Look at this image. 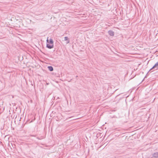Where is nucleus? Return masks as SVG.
<instances>
[{"instance_id": "f257e3e1", "label": "nucleus", "mask_w": 158, "mask_h": 158, "mask_svg": "<svg viewBox=\"0 0 158 158\" xmlns=\"http://www.w3.org/2000/svg\"><path fill=\"white\" fill-rule=\"evenodd\" d=\"M48 38L47 40V43L50 44H51V46H48L49 48L51 49L53 47V40L52 39H50L49 41L48 39Z\"/></svg>"}, {"instance_id": "f03ea898", "label": "nucleus", "mask_w": 158, "mask_h": 158, "mask_svg": "<svg viewBox=\"0 0 158 158\" xmlns=\"http://www.w3.org/2000/svg\"><path fill=\"white\" fill-rule=\"evenodd\" d=\"M153 69H155V70H156L158 69V61L150 69V70H151Z\"/></svg>"}, {"instance_id": "7ed1b4c3", "label": "nucleus", "mask_w": 158, "mask_h": 158, "mask_svg": "<svg viewBox=\"0 0 158 158\" xmlns=\"http://www.w3.org/2000/svg\"><path fill=\"white\" fill-rule=\"evenodd\" d=\"M108 33L111 36H113L114 35V32L112 31H108Z\"/></svg>"}, {"instance_id": "20e7f679", "label": "nucleus", "mask_w": 158, "mask_h": 158, "mask_svg": "<svg viewBox=\"0 0 158 158\" xmlns=\"http://www.w3.org/2000/svg\"><path fill=\"white\" fill-rule=\"evenodd\" d=\"M153 156L155 158L158 157V152L154 153L153 155Z\"/></svg>"}, {"instance_id": "39448f33", "label": "nucleus", "mask_w": 158, "mask_h": 158, "mask_svg": "<svg viewBox=\"0 0 158 158\" xmlns=\"http://www.w3.org/2000/svg\"><path fill=\"white\" fill-rule=\"evenodd\" d=\"M64 40L67 41V44L69 43V40H68V37H64Z\"/></svg>"}, {"instance_id": "423d86ee", "label": "nucleus", "mask_w": 158, "mask_h": 158, "mask_svg": "<svg viewBox=\"0 0 158 158\" xmlns=\"http://www.w3.org/2000/svg\"><path fill=\"white\" fill-rule=\"evenodd\" d=\"M48 70L51 71H52L53 70V68L52 66H49L48 67Z\"/></svg>"}, {"instance_id": "0eeeda50", "label": "nucleus", "mask_w": 158, "mask_h": 158, "mask_svg": "<svg viewBox=\"0 0 158 158\" xmlns=\"http://www.w3.org/2000/svg\"><path fill=\"white\" fill-rule=\"evenodd\" d=\"M46 46H47V47L48 48H49V46H51V44H48V43H47V45H46Z\"/></svg>"}]
</instances>
